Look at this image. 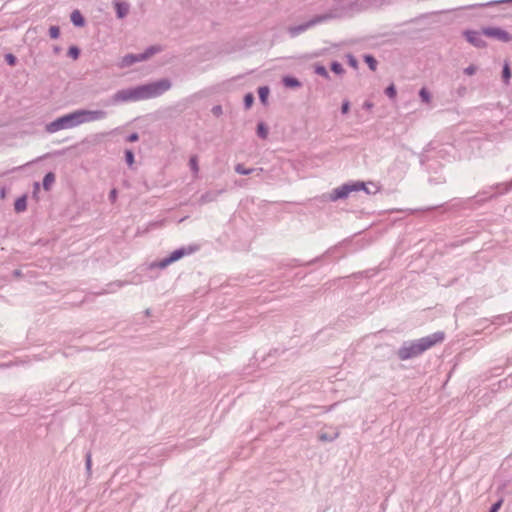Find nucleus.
I'll return each mask as SVG.
<instances>
[{
  "label": "nucleus",
  "instance_id": "nucleus-50",
  "mask_svg": "<svg viewBox=\"0 0 512 512\" xmlns=\"http://www.w3.org/2000/svg\"><path fill=\"white\" fill-rule=\"evenodd\" d=\"M318 260H319V258L317 257V258H315V259H313V260H311V261L307 262V263H306V265H310V264H312V263H314V262H316V261H318Z\"/></svg>",
  "mask_w": 512,
  "mask_h": 512
},
{
  "label": "nucleus",
  "instance_id": "nucleus-22",
  "mask_svg": "<svg viewBox=\"0 0 512 512\" xmlns=\"http://www.w3.org/2000/svg\"><path fill=\"white\" fill-rule=\"evenodd\" d=\"M256 134L260 139H266L269 134V128L266 123L260 121L257 123Z\"/></svg>",
  "mask_w": 512,
  "mask_h": 512
},
{
  "label": "nucleus",
  "instance_id": "nucleus-45",
  "mask_svg": "<svg viewBox=\"0 0 512 512\" xmlns=\"http://www.w3.org/2000/svg\"><path fill=\"white\" fill-rule=\"evenodd\" d=\"M117 195H118L117 189L113 188L112 190H110V192H109L110 201L115 202V200L117 199Z\"/></svg>",
  "mask_w": 512,
  "mask_h": 512
},
{
  "label": "nucleus",
  "instance_id": "nucleus-33",
  "mask_svg": "<svg viewBox=\"0 0 512 512\" xmlns=\"http://www.w3.org/2000/svg\"><path fill=\"white\" fill-rule=\"evenodd\" d=\"M124 158L125 162L129 167H132V165L135 163V155L134 152L131 149H125L124 151Z\"/></svg>",
  "mask_w": 512,
  "mask_h": 512
},
{
  "label": "nucleus",
  "instance_id": "nucleus-42",
  "mask_svg": "<svg viewBox=\"0 0 512 512\" xmlns=\"http://www.w3.org/2000/svg\"><path fill=\"white\" fill-rule=\"evenodd\" d=\"M347 60H348V64L353 67V68H357L358 66V61L357 59L352 55V54H348L347 55Z\"/></svg>",
  "mask_w": 512,
  "mask_h": 512
},
{
  "label": "nucleus",
  "instance_id": "nucleus-21",
  "mask_svg": "<svg viewBox=\"0 0 512 512\" xmlns=\"http://www.w3.org/2000/svg\"><path fill=\"white\" fill-rule=\"evenodd\" d=\"M55 182V174L53 172H48L44 175L42 180V186L45 191H49Z\"/></svg>",
  "mask_w": 512,
  "mask_h": 512
},
{
  "label": "nucleus",
  "instance_id": "nucleus-39",
  "mask_svg": "<svg viewBox=\"0 0 512 512\" xmlns=\"http://www.w3.org/2000/svg\"><path fill=\"white\" fill-rule=\"evenodd\" d=\"M350 106H351V104H350L349 100H347V99L343 100V102L341 104V113L347 114L350 110Z\"/></svg>",
  "mask_w": 512,
  "mask_h": 512
},
{
  "label": "nucleus",
  "instance_id": "nucleus-28",
  "mask_svg": "<svg viewBox=\"0 0 512 512\" xmlns=\"http://www.w3.org/2000/svg\"><path fill=\"white\" fill-rule=\"evenodd\" d=\"M330 70L336 75H343L345 73L343 65L336 60L330 63Z\"/></svg>",
  "mask_w": 512,
  "mask_h": 512
},
{
  "label": "nucleus",
  "instance_id": "nucleus-15",
  "mask_svg": "<svg viewBox=\"0 0 512 512\" xmlns=\"http://www.w3.org/2000/svg\"><path fill=\"white\" fill-rule=\"evenodd\" d=\"M70 21L75 27L82 28L86 24L85 17L83 14L78 10L75 9L70 14Z\"/></svg>",
  "mask_w": 512,
  "mask_h": 512
},
{
  "label": "nucleus",
  "instance_id": "nucleus-7",
  "mask_svg": "<svg viewBox=\"0 0 512 512\" xmlns=\"http://www.w3.org/2000/svg\"><path fill=\"white\" fill-rule=\"evenodd\" d=\"M74 113L76 117L77 126L84 123L99 121L107 117V112L104 110L78 109L75 110Z\"/></svg>",
  "mask_w": 512,
  "mask_h": 512
},
{
  "label": "nucleus",
  "instance_id": "nucleus-40",
  "mask_svg": "<svg viewBox=\"0 0 512 512\" xmlns=\"http://www.w3.org/2000/svg\"><path fill=\"white\" fill-rule=\"evenodd\" d=\"M476 71H477V66L474 64H471L464 69V73L469 76L474 75L476 73Z\"/></svg>",
  "mask_w": 512,
  "mask_h": 512
},
{
  "label": "nucleus",
  "instance_id": "nucleus-29",
  "mask_svg": "<svg viewBox=\"0 0 512 512\" xmlns=\"http://www.w3.org/2000/svg\"><path fill=\"white\" fill-rule=\"evenodd\" d=\"M364 62L367 64V66L372 70L375 71L377 69L378 61L376 58L371 54L364 55Z\"/></svg>",
  "mask_w": 512,
  "mask_h": 512
},
{
  "label": "nucleus",
  "instance_id": "nucleus-46",
  "mask_svg": "<svg viewBox=\"0 0 512 512\" xmlns=\"http://www.w3.org/2000/svg\"><path fill=\"white\" fill-rule=\"evenodd\" d=\"M374 106V104L370 101H365L364 104H363V108L366 109V110H370L372 109Z\"/></svg>",
  "mask_w": 512,
  "mask_h": 512
},
{
  "label": "nucleus",
  "instance_id": "nucleus-32",
  "mask_svg": "<svg viewBox=\"0 0 512 512\" xmlns=\"http://www.w3.org/2000/svg\"><path fill=\"white\" fill-rule=\"evenodd\" d=\"M384 93L389 99H391V100L395 99L397 96V89H396V86L394 85V83H391L390 85H388L385 88Z\"/></svg>",
  "mask_w": 512,
  "mask_h": 512
},
{
  "label": "nucleus",
  "instance_id": "nucleus-23",
  "mask_svg": "<svg viewBox=\"0 0 512 512\" xmlns=\"http://www.w3.org/2000/svg\"><path fill=\"white\" fill-rule=\"evenodd\" d=\"M313 68H314L315 74L325 78L326 80L331 79V76L324 65H322L320 63H316V64H314Z\"/></svg>",
  "mask_w": 512,
  "mask_h": 512
},
{
  "label": "nucleus",
  "instance_id": "nucleus-14",
  "mask_svg": "<svg viewBox=\"0 0 512 512\" xmlns=\"http://www.w3.org/2000/svg\"><path fill=\"white\" fill-rule=\"evenodd\" d=\"M141 56H142L141 53H137V54L130 53V54L125 55L121 60V67H129L137 62L144 61Z\"/></svg>",
  "mask_w": 512,
  "mask_h": 512
},
{
  "label": "nucleus",
  "instance_id": "nucleus-25",
  "mask_svg": "<svg viewBox=\"0 0 512 512\" xmlns=\"http://www.w3.org/2000/svg\"><path fill=\"white\" fill-rule=\"evenodd\" d=\"M270 94V88L268 86H260L258 88V97L263 105L267 104L268 97Z\"/></svg>",
  "mask_w": 512,
  "mask_h": 512
},
{
  "label": "nucleus",
  "instance_id": "nucleus-16",
  "mask_svg": "<svg viewBox=\"0 0 512 512\" xmlns=\"http://www.w3.org/2000/svg\"><path fill=\"white\" fill-rule=\"evenodd\" d=\"M102 136L103 134H96L90 137H86L79 143V146L82 147L83 151L89 149L90 146L97 145L101 141Z\"/></svg>",
  "mask_w": 512,
  "mask_h": 512
},
{
  "label": "nucleus",
  "instance_id": "nucleus-9",
  "mask_svg": "<svg viewBox=\"0 0 512 512\" xmlns=\"http://www.w3.org/2000/svg\"><path fill=\"white\" fill-rule=\"evenodd\" d=\"M484 36L489 38L497 39L503 43H509L512 41V35L505 29L497 26H487L482 28Z\"/></svg>",
  "mask_w": 512,
  "mask_h": 512
},
{
  "label": "nucleus",
  "instance_id": "nucleus-20",
  "mask_svg": "<svg viewBox=\"0 0 512 512\" xmlns=\"http://www.w3.org/2000/svg\"><path fill=\"white\" fill-rule=\"evenodd\" d=\"M162 48L159 45H151L147 47L143 52H141L142 59L148 60L151 56L155 55L156 53L161 52Z\"/></svg>",
  "mask_w": 512,
  "mask_h": 512
},
{
  "label": "nucleus",
  "instance_id": "nucleus-24",
  "mask_svg": "<svg viewBox=\"0 0 512 512\" xmlns=\"http://www.w3.org/2000/svg\"><path fill=\"white\" fill-rule=\"evenodd\" d=\"M128 282L127 281H120V280H117V281H114V282H110L107 284V288L104 290L103 293H113L115 292L117 289L127 285Z\"/></svg>",
  "mask_w": 512,
  "mask_h": 512
},
{
  "label": "nucleus",
  "instance_id": "nucleus-38",
  "mask_svg": "<svg viewBox=\"0 0 512 512\" xmlns=\"http://www.w3.org/2000/svg\"><path fill=\"white\" fill-rule=\"evenodd\" d=\"M503 504V499L500 498L499 500H497L495 503H493L490 508H489V511L488 512H498L501 508Z\"/></svg>",
  "mask_w": 512,
  "mask_h": 512
},
{
  "label": "nucleus",
  "instance_id": "nucleus-35",
  "mask_svg": "<svg viewBox=\"0 0 512 512\" xmlns=\"http://www.w3.org/2000/svg\"><path fill=\"white\" fill-rule=\"evenodd\" d=\"M419 97L424 103H429L431 101V94L425 87L420 89Z\"/></svg>",
  "mask_w": 512,
  "mask_h": 512
},
{
  "label": "nucleus",
  "instance_id": "nucleus-41",
  "mask_svg": "<svg viewBox=\"0 0 512 512\" xmlns=\"http://www.w3.org/2000/svg\"><path fill=\"white\" fill-rule=\"evenodd\" d=\"M211 112L214 116L219 117L223 114V109L221 105H215L212 107Z\"/></svg>",
  "mask_w": 512,
  "mask_h": 512
},
{
  "label": "nucleus",
  "instance_id": "nucleus-8",
  "mask_svg": "<svg viewBox=\"0 0 512 512\" xmlns=\"http://www.w3.org/2000/svg\"><path fill=\"white\" fill-rule=\"evenodd\" d=\"M503 187V190H500L494 194H489V191L488 190H482L480 192H478L477 195H475L473 198L476 199V202L478 204H482L484 202H486L487 200L489 199H492V198H495L497 197L498 195H503V194H506L508 193L509 191L512 190V180L510 182H507V183H498V184H495L493 186H490L489 189L492 190V189H500Z\"/></svg>",
  "mask_w": 512,
  "mask_h": 512
},
{
  "label": "nucleus",
  "instance_id": "nucleus-48",
  "mask_svg": "<svg viewBox=\"0 0 512 512\" xmlns=\"http://www.w3.org/2000/svg\"><path fill=\"white\" fill-rule=\"evenodd\" d=\"M53 51L55 54H58L61 51V48L59 46H54Z\"/></svg>",
  "mask_w": 512,
  "mask_h": 512
},
{
  "label": "nucleus",
  "instance_id": "nucleus-43",
  "mask_svg": "<svg viewBox=\"0 0 512 512\" xmlns=\"http://www.w3.org/2000/svg\"><path fill=\"white\" fill-rule=\"evenodd\" d=\"M92 460H91V454L90 452H87L85 455V466L87 471L91 470Z\"/></svg>",
  "mask_w": 512,
  "mask_h": 512
},
{
  "label": "nucleus",
  "instance_id": "nucleus-6",
  "mask_svg": "<svg viewBox=\"0 0 512 512\" xmlns=\"http://www.w3.org/2000/svg\"><path fill=\"white\" fill-rule=\"evenodd\" d=\"M77 127L75 113L70 112L68 114L62 115L50 123L46 124L45 130L48 133H55L64 129H71Z\"/></svg>",
  "mask_w": 512,
  "mask_h": 512
},
{
  "label": "nucleus",
  "instance_id": "nucleus-19",
  "mask_svg": "<svg viewBox=\"0 0 512 512\" xmlns=\"http://www.w3.org/2000/svg\"><path fill=\"white\" fill-rule=\"evenodd\" d=\"M27 209V196L22 195L14 202V210L16 213L24 212Z\"/></svg>",
  "mask_w": 512,
  "mask_h": 512
},
{
  "label": "nucleus",
  "instance_id": "nucleus-49",
  "mask_svg": "<svg viewBox=\"0 0 512 512\" xmlns=\"http://www.w3.org/2000/svg\"><path fill=\"white\" fill-rule=\"evenodd\" d=\"M39 188H40V184L38 182H35L34 183V192L39 190Z\"/></svg>",
  "mask_w": 512,
  "mask_h": 512
},
{
  "label": "nucleus",
  "instance_id": "nucleus-52",
  "mask_svg": "<svg viewBox=\"0 0 512 512\" xmlns=\"http://www.w3.org/2000/svg\"><path fill=\"white\" fill-rule=\"evenodd\" d=\"M293 262H294V266H300V265H302L301 263H299V262H298V260H297V259H294V260H293Z\"/></svg>",
  "mask_w": 512,
  "mask_h": 512
},
{
  "label": "nucleus",
  "instance_id": "nucleus-13",
  "mask_svg": "<svg viewBox=\"0 0 512 512\" xmlns=\"http://www.w3.org/2000/svg\"><path fill=\"white\" fill-rule=\"evenodd\" d=\"M500 4H512V0H492L485 3L467 5L462 7V9L470 10L475 8L493 7Z\"/></svg>",
  "mask_w": 512,
  "mask_h": 512
},
{
  "label": "nucleus",
  "instance_id": "nucleus-47",
  "mask_svg": "<svg viewBox=\"0 0 512 512\" xmlns=\"http://www.w3.org/2000/svg\"><path fill=\"white\" fill-rule=\"evenodd\" d=\"M13 275H14L15 277H20V276L22 275L21 270H19V269L14 270V271H13Z\"/></svg>",
  "mask_w": 512,
  "mask_h": 512
},
{
  "label": "nucleus",
  "instance_id": "nucleus-12",
  "mask_svg": "<svg viewBox=\"0 0 512 512\" xmlns=\"http://www.w3.org/2000/svg\"><path fill=\"white\" fill-rule=\"evenodd\" d=\"M224 192L225 189L207 191L201 195V197L199 198V203L203 205L210 202H214Z\"/></svg>",
  "mask_w": 512,
  "mask_h": 512
},
{
  "label": "nucleus",
  "instance_id": "nucleus-31",
  "mask_svg": "<svg viewBox=\"0 0 512 512\" xmlns=\"http://www.w3.org/2000/svg\"><path fill=\"white\" fill-rule=\"evenodd\" d=\"M81 54V50L76 45H71L68 48L67 55L68 57L72 58L73 60H77Z\"/></svg>",
  "mask_w": 512,
  "mask_h": 512
},
{
  "label": "nucleus",
  "instance_id": "nucleus-18",
  "mask_svg": "<svg viewBox=\"0 0 512 512\" xmlns=\"http://www.w3.org/2000/svg\"><path fill=\"white\" fill-rule=\"evenodd\" d=\"M234 170L237 174H240V175H250L254 171H258V174H260L263 171V168H259V169L246 168L242 163H238L235 165Z\"/></svg>",
  "mask_w": 512,
  "mask_h": 512
},
{
  "label": "nucleus",
  "instance_id": "nucleus-5",
  "mask_svg": "<svg viewBox=\"0 0 512 512\" xmlns=\"http://www.w3.org/2000/svg\"><path fill=\"white\" fill-rule=\"evenodd\" d=\"M362 189H365V183L363 181L347 182L334 188L329 195V199L333 202L346 199L352 192H358Z\"/></svg>",
  "mask_w": 512,
  "mask_h": 512
},
{
  "label": "nucleus",
  "instance_id": "nucleus-27",
  "mask_svg": "<svg viewBox=\"0 0 512 512\" xmlns=\"http://www.w3.org/2000/svg\"><path fill=\"white\" fill-rule=\"evenodd\" d=\"M512 76L511 68L508 62H504L502 67V80L505 84H508Z\"/></svg>",
  "mask_w": 512,
  "mask_h": 512
},
{
  "label": "nucleus",
  "instance_id": "nucleus-51",
  "mask_svg": "<svg viewBox=\"0 0 512 512\" xmlns=\"http://www.w3.org/2000/svg\"><path fill=\"white\" fill-rule=\"evenodd\" d=\"M361 191H364L367 194H371V191L366 186H365V189H362Z\"/></svg>",
  "mask_w": 512,
  "mask_h": 512
},
{
  "label": "nucleus",
  "instance_id": "nucleus-30",
  "mask_svg": "<svg viewBox=\"0 0 512 512\" xmlns=\"http://www.w3.org/2000/svg\"><path fill=\"white\" fill-rule=\"evenodd\" d=\"M189 167H190L191 171L193 172V174L195 176H197L198 173H199V163H198V156L197 155L190 156V158H189Z\"/></svg>",
  "mask_w": 512,
  "mask_h": 512
},
{
  "label": "nucleus",
  "instance_id": "nucleus-11",
  "mask_svg": "<svg viewBox=\"0 0 512 512\" xmlns=\"http://www.w3.org/2000/svg\"><path fill=\"white\" fill-rule=\"evenodd\" d=\"M113 6L118 19H123L128 15L130 9L129 3L116 0L113 2Z\"/></svg>",
  "mask_w": 512,
  "mask_h": 512
},
{
  "label": "nucleus",
  "instance_id": "nucleus-4",
  "mask_svg": "<svg viewBox=\"0 0 512 512\" xmlns=\"http://www.w3.org/2000/svg\"><path fill=\"white\" fill-rule=\"evenodd\" d=\"M334 17H335V15L333 13H325V14L316 15L313 18H311L310 20H308L302 24L290 26L288 28V34L292 38L297 37L300 34L307 31L308 29L314 27L315 25L323 23V22H325L329 19H332Z\"/></svg>",
  "mask_w": 512,
  "mask_h": 512
},
{
  "label": "nucleus",
  "instance_id": "nucleus-3",
  "mask_svg": "<svg viewBox=\"0 0 512 512\" xmlns=\"http://www.w3.org/2000/svg\"><path fill=\"white\" fill-rule=\"evenodd\" d=\"M198 250V247L195 245L182 246L178 249L172 251L167 257L155 262L151 265V267H157L160 269H164L168 267L170 264L180 260L184 256L190 255Z\"/></svg>",
  "mask_w": 512,
  "mask_h": 512
},
{
  "label": "nucleus",
  "instance_id": "nucleus-44",
  "mask_svg": "<svg viewBox=\"0 0 512 512\" xmlns=\"http://www.w3.org/2000/svg\"><path fill=\"white\" fill-rule=\"evenodd\" d=\"M138 140H139V134L137 132L130 133L126 138L127 142H136Z\"/></svg>",
  "mask_w": 512,
  "mask_h": 512
},
{
  "label": "nucleus",
  "instance_id": "nucleus-53",
  "mask_svg": "<svg viewBox=\"0 0 512 512\" xmlns=\"http://www.w3.org/2000/svg\"><path fill=\"white\" fill-rule=\"evenodd\" d=\"M145 314H146L147 316H149V315H150V309H147V310L145 311Z\"/></svg>",
  "mask_w": 512,
  "mask_h": 512
},
{
  "label": "nucleus",
  "instance_id": "nucleus-37",
  "mask_svg": "<svg viewBox=\"0 0 512 512\" xmlns=\"http://www.w3.org/2000/svg\"><path fill=\"white\" fill-rule=\"evenodd\" d=\"M48 34H49L50 38H52V39L59 38V36H60V27L56 26V25L50 26Z\"/></svg>",
  "mask_w": 512,
  "mask_h": 512
},
{
  "label": "nucleus",
  "instance_id": "nucleus-2",
  "mask_svg": "<svg viewBox=\"0 0 512 512\" xmlns=\"http://www.w3.org/2000/svg\"><path fill=\"white\" fill-rule=\"evenodd\" d=\"M444 338V332L437 331L420 339L404 341L396 352L397 357L401 361L416 358L433 346L443 342Z\"/></svg>",
  "mask_w": 512,
  "mask_h": 512
},
{
  "label": "nucleus",
  "instance_id": "nucleus-10",
  "mask_svg": "<svg viewBox=\"0 0 512 512\" xmlns=\"http://www.w3.org/2000/svg\"><path fill=\"white\" fill-rule=\"evenodd\" d=\"M483 33L481 31L476 30H465L463 31V36L467 42L473 45L476 48L483 49L487 47V42L482 37Z\"/></svg>",
  "mask_w": 512,
  "mask_h": 512
},
{
  "label": "nucleus",
  "instance_id": "nucleus-34",
  "mask_svg": "<svg viewBox=\"0 0 512 512\" xmlns=\"http://www.w3.org/2000/svg\"><path fill=\"white\" fill-rule=\"evenodd\" d=\"M255 101V97L252 93H246L243 98V104L245 109H250Z\"/></svg>",
  "mask_w": 512,
  "mask_h": 512
},
{
  "label": "nucleus",
  "instance_id": "nucleus-1",
  "mask_svg": "<svg viewBox=\"0 0 512 512\" xmlns=\"http://www.w3.org/2000/svg\"><path fill=\"white\" fill-rule=\"evenodd\" d=\"M172 86L168 78L128 87L115 92L105 105H119L160 97Z\"/></svg>",
  "mask_w": 512,
  "mask_h": 512
},
{
  "label": "nucleus",
  "instance_id": "nucleus-26",
  "mask_svg": "<svg viewBox=\"0 0 512 512\" xmlns=\"http://www.w3.org/2000/svg\"><path fill=\"white\" fill-rule=\"evenodd\" d=\"M338 436H339L338 432H333V433L321 432L318 435V440L321 442H332L335 439H337Z\"/></svg>",
  "mask_w": 512,
  "mask_h": 512
},
{
  "label": "nucleus",
  "instance_id": "nucleus-17",
  "mask_svg": "<svg viewBox=\"0 0 512 512\" xmlns=\"http://www.w3.org/2000/svg\"><path fill=\"white\" fill-rule=\"evenodd\" d=\"M282 84L284 85V87L289 88V89H297L302 86V83L300 82V80L292 75L283 76Z\"/></svg>",
  "mask_w": 512,
  "mask_h": 512
},
{
  "label": "nucleus",
  "instance_id": "nucleus-36",
  "mask_svg": "<svg viewBox=\"0 0 512 512\" xmlns=\"http://www.w3.org/2000/svg\"><path fill=\"white\" fill-rule=\"evenodd\" d=\"M4 60L9 66H15L18 62L17 57L12 53H7L4 55Z\"/></svg>",
  "mask_w": 512,
  "mask_h": 512
}]
</instances>
